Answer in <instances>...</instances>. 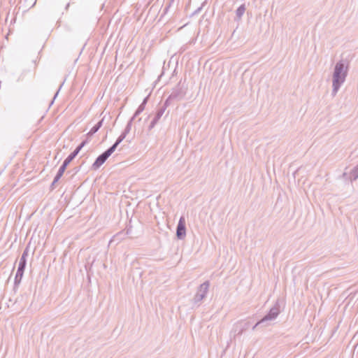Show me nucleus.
<instances>
[{
    "mask_svg": "<svg viewBox=\"0 0 358 358\" xmlns=\"http://www.w3.org/2000/svg\"><path fill=\"white\" fill-rule=\"evenodd\" d=\"M349 71V62L347 59H341L334 66L332 74L331 96L334 97L341 87L345 82Z\"/></svg>",
    "mask_w": 358,
    "mask_h": 358,
    "instance_id": "1",
    "label": "nucleus"
},
{
    "mask_svg": "<svg viewBox=\"0 0 358 358\" xmlns=\"http://www.w3.org/2000/svg\"><path fill=\"white\" fill-rule=\"evenodd\" d=\"M346 175H347V173H343V176H345Z\"/></svg>",
    "mask_w": 358,
    "mask_h": 358,
    "instance_id": "22",
    "label": "nucleus"
},
{
    "mask_svg": "<svg viewBox=\"0 0 358 358\" xmlns=\"http://www.w3.org/2000/svg\"><path fill=\"white\" fill-rule=\"evenodd\" d=\"M148 96L145 97L143 102L140 104L137 110H136L135 113L134 114L133 117L134 118L137 117L138 115H140L145 109V105L148 102Z\"/></svg>",
    "mask_w": 358,
    "mask_h": 358,
    "instance_id": "13",
    "label": "nucleus"
},
{
    "mask_svg": "<svg viewBox=\"0 0 358 358\" xmlns=\"http://www.w3.org/2000/svg\"><path fill=\"white\" fill-rule=\"evenodd\" d=\"M210 282L208 280L205 281L199 287L197 292L193 298V303L194 304H199L206 297L208 292Z\"/></svg>",
    "mask_w": 358,
    "mask_h": 358,
    "instance_id": "4",
    "label": "nucleus"
},
{
    "mask_svg": "<svg viewBox=\"0 0 358 358\" xmlns=\"http://www.w3.org/2000/svg\"><path fill=\"white\" fill-rule=\"evenodd\" d=\"M69 6V3H68V4L66 5V9H67Z\"/></svg>",
    "mask_w": 358,
    "mask_h": 358,
    "instance_id": "21",
    "label": "nucleus"
},
{
    "mask_svg": "<svg viewBox=\"0 0 358 358\" xmlns=\"http://www.w3.org/2000/svg\"><path fill=\"white\" fill-rule=\"evenodd\" d=\"M245 9H246V8H245V4H242V5H241V6H240L237 9H236V17H237L238 20H240V19L243 17V14H244V13H245Z\"/></svg>",
    "mask_w": 358,
    "mask_h": 358,
    "instance_id": "16",
    "label": "nucleus"
},
{
    "mask_svg": "<svg viewBox=\"0 0 358 358\" xmlns=\"http://www.w3.org/2000/svg\"><path fill=\"white\" fill-rule=\"evenodd\" d=\"M187 90V87L185 82L180 80L177 85L173 88L171 94L165 101H168V104L170 105L171 101L182 100L186 95Z\"/></svg>",
    "mask_w": 358,
    "mask_h": 358,
    "instance_id": "2",
    "label": "nucleus"
},
{
    "mask_svg": "<svg viewBox=\"0 0 358 358\" xmlns=\"http://www.w3.org/2000/svg\"><path fill=\"white\" fill-rule=\"evenodd\" d=\"M103 121V119L101 120L90 129V131L87 134L88 137L93 136L95 133H96L99 131V129L102 126Z\"/></svg>",
    "mask_w": 358,
    "mask_h": 358,
    "instance_id": "12",
    "label": "nucleus"
},
{
    "mask_svg": "<svg viewBox=\"0 0 358 358\" xmlns=\"http://www.w3.org/2000/svg\"><path fill=\"white\" fill-rule=\"evenodd\" d=\"M127 135L125 134L122 133L120 136L117 138L115 143L110 146L109 148L112 149L113 152L116 150L117 147L119 145V144L125 138Z\"/></svg>",
    "mask_w": 358,
    "mask_h": 358,
    "instance_id": "14",
    "label": "nucleus"
},
{
    "mask_svg": "<svg viewBox=\"0 0 358 358\" xmlns=\"http://www.w3.org/2000/svg\"><path fill=\"white\" fill-rule=\"evenodd\" d=\"M87 143V141H83L76 149L73 152H72L67 157L64 159L62 165L59 169L57 172V178L59 177H62L63 173H64L67 166L69 163L78 155L80 150Z\"/></svg>",
    "mask_w": 358,
    "mask_h": 358,
    "instance_id": "3",
    "label": "nucleus"
},
{
    "mask_svg": "<svg viewBox=\"0 0 358 358\" xmlns=\"http://www.w3.org/2000/svg\"><path fill=\"white\" fill-rule=\"evenodd\" d=\"M134 119V117H132L131 120L128 122L124 131L122 132L123 134H125V135H127L129 133L131 129V123Z\"/></svg>",
    "mask_w": 358,
    "mask_h": 358,
    "instance_id": "17",
    "label": "nucleus"
},
{
    "mask_svg": "<svg viewBox=\"0 0 358 358\" xmlns=\"http://www.w3.org/2000/svg\"><path fill=\"white\" fill-rule=\"evenodd\" d=\"M186 236V227H185V220L184 217H180L177 228H176V236L178 239L182 240Z\"/></svg>",
    "mask_w": 358,
    "mask_h": 358,
    "instance_id": "7",
    "label": "nucleus"
},
{
    "mask_svg": "<svg viewBox=\"0 0 358 358\" xmlns=\"http://www.w3.org/2000/svg\"><path fill=\"white\" fill-rule=\"evenodd\" d=\"M24 269L17 268L14 281L15 286H17L20 283L24 274Z\"/></svg>",
    "mask_w": 358,
    "mask_h": 358,
    "instance_id": "11",
    "label": "nucleus"
},
{
    "mask_svg": "<svg viewBox=\"0 0 358 358\" xmlns=\"http://www.w3.org/2000/svg\"><path fill=\"white\" fill-rule=\"evenodd\" d=\"M358 178V164L355 166L350 172L349 179L351 181L356 180Z\"/></svg>",
    "mask_w": 358,
    "mask_h": 358,
    "instance_id": "15",
    "label": "nucleus"
},
{
    "mask_svg": "<svg viewBox=\"0 0 358 358\" xmlns=\"http://www.w3.org/2000/svg\"><path fill=\"white\" fill-rule=\"evenodd\" d=\"M29 255V249L26 248L23 251L22 255L20 259L18 268L25 269L27 265V258Z\"/></svg>",
    "mask_w": 358,
    "mask_h": 358,
    "instance_id": "10",
    "label": "nucleus"
},
{
    "mask_svg": "<svg viewBox=\"0 0 358 358\" xmlns=\"http://www.w3.org/2000/svg\"><path fill=\"white\" fill-rule=\"evenodd\" d=\"M264 323V322H262V320H260L259 322H257L253 327H252V330H255L257 326H259V324H263Z\"/></svg>",
    "mask_w": 358,
    "mask_h": 358,
    "instance_id": "19",
    "label": "nucleus"
},
{
    "mask_svg": "<svg viewBox=\"0 0 358 358\" xmlns=\"http://www.w3.org/2000/svg\"><path fill=\"white\" fill-rule=\"evenodd\" d=\"M112 149H107L102 154H101L92 165V170L99 169L102 164L107 160V159L113 153Z\"/></svg>",
    "mask_w": 358,
    "mask_h": 358,
    "instance_id": "5",
    "label": "nucleus"
},
{
    "mask_svg": "<svg viewBox=\"0 0 358 358\" xmlns=\"http://www.w3.org/2000/svg\"><path fill=\"white\" fill-rule=\"evenodd\" d=\"M250 322H239L237 324H236L234 329L236 335H241L245 331H246L250 327Z\"/></svg>",
    "mask_w": 358,
    "mask_h": 358,
    "instance_id": "9",
    "label": "nucleus"
},
{
    "mask_svg": "<svg viewBox=\"0 0 358 358\" xmlns=\"http://www.w3.org/2000/svg\"><path fill=\"white\" fill-rule=\"evenodd\" d=\"M280 313L279 306L278 305L272 307L269 312L262 319V322H267L275 320Z\"/></svg>",
    "mask_w": 358,
    "mask_h": 358,
    "instance_id": "8",
    "label": "nucleus"
},
{
    "mask_svg": "<svg viewBox=\"0 0 358 358\" xmlns=\"http://www.w3.org/2000/svg\"><path fill=\"white\" fill-rule=\"evenodd\" d=\"M169 106L168 101H165L164 105L157 109L153 119L148 127V131H151L155 127Z\"/></svg>",
    "mask_w": 358,
    "mask_h": 358,
    "instance_id": "6",
    "label": "nucleus"
},
{
    "mask_svg": "<svg viewBox=\"0 0 358 358\" xmlns=\"http://www.w3.org/2000/svg\"><path fill=\"white\" fill-rule=\"evenodd\" d=\"M61 178V177H59L57 178V174L55 176L52 184H51V187L52 189H54L55 188V184L59 181V180Z\"/></svg>",
    "mask_w": 358,
    "mask_h": 358,
    "instance_id": "18",
    "label": "nucleus"
},
{
    "mask_svg": "<svg viewBox=\"0 0 358 358\" xmlns=\"http://www.w3.org/2000/svg\"><path fill=\"white\" fill-rule=\"evenodd\" d=\"M59 89L58 90V91L56 92L55 96H54V99H55L56 98V96H57L58 93H59Z\"/></svg>",
    "mask_w": 358,
    "mask_h": 358,
    "instance_id": "20",
    "label": "nucleus"
}]
</instances>
